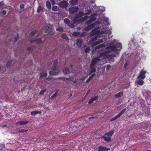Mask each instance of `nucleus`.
I'll return each instance as SVG.
<instances>
[{"label": "nucleus", "mask_w": 151, "mask_h": 151, "mask_svg": "<svg viewBox=\"0 0 151 151\" xmlns=\"http://www.w3.org/2000/svg\"><path fill=\"white\" fill-rule=\"evenodd\" d=\"M111 52V51H105L101 52L99 56L101 57L104 56L106 58H109V60H111L112 62H113L114 61V55L112 54H109Z\"/></svg>", "instance_id": "1"}, {"label": "nucleus", "mask_w": 151, "mask_h": 151, "mask_svg": "<svg viewBox=\"0 0 151 151\" xmlns=\"http://www.w3.org/2000/svg\"><path fill=\"white\" fill-rule=\"evenodd\" d=\"M58 61L57 60H55L52 65V70L49 72V74L51 75H57L59 73V70L57 68Z\"/></svg>", "instance_id": "2"}, {"label": "nucleus", "mask_w": 151, "mask_h": 151, "mask_svg": "<svg viewBox=\"0 0 151 151\" xmlns=\"http://www.w3.org/2000/svg\"><path fill=\"white\" fill-rule=\"evenodd\" d=\"M114 132V130L112 129L109 132H106L104 134V136H102L101 138L107 142H109L111 140V137L113 135Z\"/></svg>", "instance_id": "3"}, {"label": "nucleus", "mask_w": 151, "mask_h": 151, "mask_svg": "<svg viewBox=\"0 0 151 151\" xmlns=\"http://www.w3.org/2000/svg\"><path fill=\"white\" fill-rule=\"evenodd\" d=\"M122 45L120 43L117 44L113 45H110L106 48V50L111 49L112 51H119L122 49Z\"/></svg>", "instance_id": "4"}, {"label": "nucleus", "mask_w": 151, "mask_h": 151, "mask_svg": "<svg viewBox=\"0 0 151 151\" xmlns=\"http://www.w3.org/2000/svg\"><path fill=\"white\" fill-rule=\"evenodd\" d=\"M146 73V72L144 70H141L137 77V78L138 79H143L145 77V75Z\"/></svg>", "instance_id": "5"}, {"label": "nucleus", "mask_w": 151, "mask_h": 151, "mask_svg": "<svg viewBox=\"0 0 151 151\" xmlns=\"http://www.w3.org/2000/svg\"><path fill=\"white\" fill-rule=\"evenodd\" d=\"M100 60V58L98 57L93 58L91 61V64H90L91 67H95V65L96 64L98 61H99Z\"/></svg>", "instance_id": "6"}, {"label": "nucleus", "mask_w": 151, "mask_h": 151, "mask_svg": "<svg viewBox=\"0 0 151 151\" xmlns=\"http://www.w3.org/2000/svg\"><path fill=\"white\" fill-rule=\"evenodd\" d=\"M79 9L78 7L73 6L72 7L69 8V11L70 14H73L78 12Z\"/></svg>", "instance_id": "7"}, {"label": "nucleus", "mask_w": 151, "mask_h": 151, "mask_svg": "<svg viewBox=\"0 0 151 151\" xmlns=\"http://www.w3.org/2000/svg\"><path fill=\"white\" fill-rule=\"evenodd\" d=\"M127 109L125 108L123 109L121 112H120L118 114L115 116L114 117L112 118L111 121H113L117 119L124 112L126 111Z\"/></svg>", "instance_id": "8"}, {"label": "nucleus", "mask_w": 151, "mask_h": 151, "mask_svg": "<svg viewBox=\"0 0 151 151\" xmlns=\"http://www.w3.org/2000/svg\"><path fill=\"white\" fill-rule=\"evenodd\" d=\"M68 5V2L65 1H63L60 2L58 5L59 7L62 8L66 7Z\"/></svg>", "instance_id": "9"}, {"label": "nucleus", "mask_w": 151, "mask_h": 151, "mask_svg": "<svg viewBox=\"0 0 151 151\" xmlns=\"http://www.w3.org/2000/svg\"><path fill=\"white\" fill-rule=\"evenodd\" d=\"M110 150V149L104 146H99L97 151H107Z\"/></svg>", "instance_id": "10"}, {"label": "nucleus", "mask_w": 151, "mask_h": 151, "mask_svg": "<svg viewBox=\"0 0 151 151\" xmlns=\"http://www.w3.org/2000/svg\"><path fill=\"white\" fill-rule=\"evenodd\" d=\"M83 21V18H81L80 19H79V18L76 16H75V17H74V18L73 19V21L74 23L78 22H82Z\"/></svg>", "instance_id": "11"}, {"label": "nucleus", "mask_w": 151, "mask_h": 151, "mask_svg": "<svg viewBox=\"0 0 151 151\" xmlns=\"http://www.w3.org/2000/svg\"><path fill=\"white\" fill-rule=\"evenodd\" d=\"M100 32L99 30H93L91 32V36H93L96 35H99L100 34Z\"/></svg>", "instance_id": "12"}, {"label": "nucleus", "mask_w": 151, "mask_h": 151, "mask_svg": "<svg viewBox=\"0 0 151 151\" xmlns=\"http://www.w3.org/2000/svg\"><path fill=\"white\" fill-rule=\"evenodd\" d=\"M98 98V96H93V97L91 98L90 100L88 102V104H91V103H93V102L96 100Z\"/></svg>", "instance_id": "13"}, {"label": "nucleus", "mask_w": 151, "mask_h": 151, "mask_svg": "<svg viewBox=\"0 0 151 151\" xmlns=\"http://www.w3.org/2000/svg\"><path fill=\"white\" fill-rule=\"evenodd\" d=\"M103 42V40L102 39H101L99 40H97L92 45V47L95 46L98 44L101 43Z\"/></svg>", "instance_id": "14"}, {"label": "nucleus", "mask_w": 151, "mask_h": 151, "mask_svg": "<svg viewBox=\"0 0 151 151\" xmlns=\"http://www.w3.org/2000/svg\"><path fill=\"white\" fill-rule=\"evenodd\" d=\"M83 43V40L81 39H78L77 40L76 45L79 47H81Z\"/></svg>", "instance_id": "15"}, {"label": "nucleus", "mask_w": 151, "mask_h": 151, "mask_svg": "<svg viewBox=\"0 0 151 151\" xmlns=\"http://www.w3.org/2000/svg\"><path fill=\"white\" fill-rule=\"evenodd\" d=\"M64 22L66 24L69 26L73 28V25H70V21L68 18H65L64 19Z\"/></svg>", "instance_id": "16"}, {"label": "nucleus", "mask_w": 151, "mask_h": 151, "mask_svg": "<svg viewBox=\"0 0 151 151\" xmlns=\"http://www.w3.org/2000/svg\"><path fill=\"white\" fill-rule=\"evenodd\" d=\"M42 42V40L41 38H37L34 40H32L30 41V42L31 43L34 42H36L38 44H40Z\"/></svg>", "instance_id": "17"}, {"label": "nucleus", "mask_w": 151, "mask_h": 151, "mask_svg": "<svg viewBox=\"0 0 151 151\" xmlns=\"http://www.w3.org/2000/svg\"><path fill=\"white\" fill-rule=\"evenodd\" d=\"M28 123V121H26L25 122H24L23 121H20L19 122H17L16 124L17 125H22L25 124H27Z\"/></svg>", "instance_id": "18"}, {"label": "nucleus", "mask_w": 151, "mask_h": 151, "mask_svg": "<svg viewBox=\"0 0 151 151\" xmlns=\"http://www.w3.org/2000/svg\"><path fill=\"white\" fill-rule=\"evenodd\" d=\"M83 15H84V13L82 11H79L75 14L76 16L79 18H81Z\"/></svg>", "instance_id": "19"}, {"label": "nucleus", "mask_w": 151, "mask_h": 151, "mask_svg": "<svg viewBox=\"0 0 151 151\" xmlns=\"http://www.w3.org/2000/svg\"><path fill=\"white\" fill-rule=\"evenodd\" d=\"M96 16V14L94 13L92 14L90 16V19L93 21H95L96 19V18L95 17Z\"/></svg>", "instance_id": "20"}, {"label": "nucleus", "mask_w": 151, "mask_h": 151, "mask_svg": "<svg viewBox=\"0 0 151 151\" xmlns=\"http://www.w3.org/2000/svg\"><path fill=\"white\" fill-rule=\"evenodd\" d=\"M42 113L41 111H34L31 112L30 114L32 116H35L37 114H40Z\"/></svg>", "instance_id": "21"}, {"label": "nucleus", "mask_w": 151, "mask_h": 151, "mask_svg": "<svg viewBox=\"0 0 151 151\" xmlns=\"http://www.w3.org/2000/svg\"><path fill=\"white\" fill-rule=\"evenodd\" d=\"M98 38V37L96 36H95L94 37L92 38L90 40L89 42L93 44L94 43V42L96 41Z\"/></svg>", "instance_id": "22"}, {"label": "nucleus", "mask_w": 151, "mask_h": 151, "mask_svg": "<svg viewBox=\"0 0 151 151\" xmlns=\"http://www.w3.org/2000/svg\"><path fill=\"white\" fill-rule=\"evenodd\" d=\"M63 72L65 75L68 74L69 73V68L68 67L64 68Z\"/></svg>", "instance_id": "23"}, {"label": "nucleus", "mask_w": 151, "mask_h": 151, "mask_svg": "<svg viewBox=\"0 0 151 151\" xmlns=\"http://www.w3.org/2000/svg\"><path fill=\"white\" fill-rule=\"evenodd\" d=\"M123 93L122 91H120L118 93L116 94L114 96L116 98H120L122 96Z\"/></svg>", "instance_id": "24"}, {"label": "nucleus", "mask_w": 151, "mask_h": 151, "mask_svg": "<svg viewBox=\"0 0 151 151\" xmlns=\"http://www.w3.org/2000/svg\"><path fill=\"white\" fill-rule=\"evenodd\" d=\"M46 4L47 8L50 9L51 8V4L49 1L47 0L46 1Z\"/></svg>", "instance_id": "25"}, {"label": "nucleus", "mask_w": 151, "mask_h": 151, "mask_svg": "<svg viewBox=\"0 0 151 151\" xmlns=\"http://www.w3.org/2000/svg\"><path fill=\"white\" fill-rule=\"evenodd\" d=\"M105 47V45L104 44H102L100 45H98V46H96L95 47V50H97L99 48H102Z\"/></svg>", "instance_id": "26"}, {"label": "nucleus", "mask_w": 151, "mask_h": 151, "mask_svg": "<svg viewBox=\"0 0 151 151\" xmlns=\"http://www.w3.org/2000/svg\"><path fill=\"white\" fill-rule=\"evenodd\" d=\"M59 91V90H57L55 91V93L53 95H52V96H51V97H50L51 99H53V98H54V97H55L56 96H57V95Z\"/></svg>", "instance_id": "27"}, {"label": "nucleus", "mask_w": 151, "mask_h": 151, "mask_svg": "<svg viewBox=\"0 0 151 151\" xmlns=\"http://www.w3.org/2000/svg\"><path fill=\"white\" fill-rule=\"evenodd\" d=\"M43 11L42 7L40 5H39L37 9V12L39 13L41 11Z\"/></svg>", "instance_id": "28"}, {"label": "nucleus", "mask_w": 151, "mask_h": 151, "mask_svg": "<svg viewBox=\"0 0 151 151\" xmlns=\"http://www.w3.org/2000/svg\"><path fill=\"white\" fill-rule=\"evenodd\" d=\"M52 10L55 11H59L60 10L59 8L56 6H53L52 7Z\"/></svg>", "instance_id": "29"}, {"label": "nucleus", "mask_w": 151, "mask_h": 151, "mask_svg": "<svg viewBox=\"0 0 151 151\" xmlns=\"http://www.w3.org/2000/svg\"><path fill=\"white\" fill-rule=\"evenodd\" d=\"M61 37L63 39H65L66 40L68 39V38L65 34H62L61 36Z\"/></svg>", "instance_id": "30"}, {"label": "nucleus", "mask_w": 151, "mask_h": 151, "mask_svg": "<svg viewBox=\"0 0 151 151\" xmlns=\"http://www.w3.org/2000/svg\"><path fill=\"white\" fill-rule=\"evenodd\" d=\"M78 0H71L70 1V3L73 5L76 4L78 2Z\"/></svg>", "instance_id": "31"}, {"label": "nucleus", "mask_w": 151, "mask_h": 151, "mask_svg": "<svg viewBox=\"0 0 151 151\" xmlns=\"http://www.w3.org/2000/svg\"><path fill=\"white\" fill-rule=\"evenodd\" d=\"M45 33H49L50 32V28L48 26H46L45 28Z\"/></svg>", "instance_id": "32"}, {"label": "nucleus", "mask_w": 151, "mask_h": 151, "mask_svg": "<svg viewBox=\"0 0 151 151\" xmlns=\"http://www.w3.org/2000/svg\"><path fill=\"white\" fill-rule=\"evenodd\" d=\"M137 84L140 85H142L144 84V82L142 80H139L137 81Z\"/></svg>", "instance_id": "33"}, {"label": "nucleus", "mask_w": 151, "mask_h": 151, "mask_svg": "<svg viewBox=\"0 0 151 151\" xmlns=\"http://www.w3.org/2000/svg\"><path fill=\"white\" fill-rule=\"evenodd\" d=\"M37 31L36 30H33L32 31L30 34V35L31 36L33 37L37 33Z\"/></svg>", "instance_id": "34"}, {"label": "nucleus", "mask_w": 151, "mask_h": 151, "mask_svg": "<svg viewBox=\"0 0 151 151\" xmlns=\"http://www.w3.org/2000/svg\"><path fill=\"white\" fill-rule=\"evenodd\" d=\"M47 76V73H40V78H41L44 77H46Z\"/></svg>", "instance_id": "35"}, {"label": "nucleus", "mask_w": 151, "mask_h": 151, "mask_svg": "<svg viewBox=\"0 0 151 151\" xmlns=\"http://www.w3.org/2000/svg\"><path fill=\"white\" fill-rule=\"evenodd\" d=\"M91 11L90 9H87L86 12L84 13V15H88L90 14L91 13Z\"/></svg>", "instance_id": "36"}, {"label": "nucleus", "mask_w": 151, "mask_h": 151, "mask_svg": "<svg viewBox=\"0 0 151 151\" xmlns=\"http://www.w3.org/2000/svg\"><path fill=\"white\" fill-rule=\"evenodd\" d=\"M91 68V71L90 73L89 74L90 75L91 74L93 73H95L96 71V69L95 68V67H92Z\"/></svg>", "instance_id": "37"}, {"label": "nucleus", "mask_w": 151, "mask_h": 151, "mask_svg": "<svg viewBox=\"0 0 151 151\" xmlns=\"http://www.w3.org/2000/svg\"><path fill=\"white\" fill-rule=\"evenodd\" d=\"M56 30L59 31L60 32H63V29L62 27H59L57 28Z\"/></svg>", "instance_id": "38"}, {"label": "nucleus", "mask_w": 151, "mask_h": 151, "mask_svg": "<svg viewBox=\"0 0 151 151\" xmlns=\"http://www.w3.org/2000/svg\"><path fill=\"white\" fill-rule=\"evenodd\" d=\"M80 32H74L73 34V36H76L80 35Z\"/></svg>", "instance_id": "39"}, {"label": "nucleus", "mask_w": 151, "mask_h": 151, "mask_svg": "<svg viewBox=\"0 0 151 151\" xmlns=\"http://www.w3.org/2000/svg\"><path fill=\"white\" fill-rule=\"evenodd\" d=\"M46 91V89H44L41 90L39 93V95H42L44 94V93Z\"/></svg>", "instance_id": "40"}, {"label": "nucleus", "mask_w": 151, "mask_h": 151, "mask_svg": "<svg viewBox=\"0 0 151 151\" xmlns=\"http://www.w3.org/2000/svg\"><path fill=\"white\" fill-rule=\"evenodd\" d=\"M12 63V61L11 60L8 61L6 65V67L8 68L11 64Z\"/></svg>", "instance_id": "41"}, {"label": "nucleus", "mask_w": 151, "mask_h": 151, "mask_svg": "<svg viewBox=\"0 0 151 151\" xmlns=\"http://www.w3.org/2000/svg\"><path fill=\"white\" fill-rule=\"evenodd\" d=\"M90 50V48L89 47H87L85 48L84 52L85 53H87Z\"/></svg>", "instance_id": "42"}, {"label": "nucleus", "mask_w": 151, "mask_h": 151, "mask_svg": "<svg viewBox=\"0 0 151 151\" xmlns=\"http://www.w3.org/2000/svg\"><path fill=\"white\" fill-rule=\"evenodd\" d=\"M28 131L27 129H20L19 130V132H26Z\"/></svg>", "instance_id": "43"}, {"label": "nucleus", "mask_w": 151, "mask_h": 151, "mask_svg": "<svg viewBox=\"0 0 151 151\" xmlns=\"http://www.w3.org/2000/svg\"><path fill=\"white\" fill-rule=\"evenodd\" d=\"M96 24H92L89 25V27H90L91 29L93 28L95 26Z\"/></svg>", "instance_id": "44"}, {"label": "nucleus", "mask_w": 151, "mask_h": 151, "mask_svg": "<svg viewBox=\"0 0 151 151\" xmlns=\"http://www.w3.org/2000/svg\"><path fill=\"white\" fill-rule=\"evenodd\" d=\"M4 5V3L3 2V1H2L1 2H0V8H1Z\"/></svg>", "instance_id": "45"}, {"label": "nucleus", "mask_w": 151, "mask_h": 151, "mask_svg": "<svg viewBox=\"0 0 151 151\" xmlns=\"http://www.w3.org/2000/svg\"><path fill=\"white\" fill-rule=\"evenodd\" d=\"M91 29L90 27H89V25L85 28V30L86 31H89Z\"/></svg>", "instance_id": "46"}, {"label": "nucleus", "mask_w": 151, "mask_h": 151, "mask_svg": "<svg viewBox=\"0 0 151 151\" xmlns=\"http://www.w3.org/2000/svg\"><path fill=\"white\" fill-rule=\"evenodd\" d=\"M24 5L23 4H21L20 5V7L21 9H22L24 8Z\"/></svg>", "instance_id": "47"}, {"label": "nucleus", "mask_w": 151, "mask_h": 151, "mask_svg": "<svg viewBox=\"0 0 151 151\" xmlns=\"http://www.w3.org/2000/svg\"><path fill=\"white\" fill-rule=\"evenodd\" d=\"M128 66V64L127 62H126L125 64H124V68L126 69L127 68V67Z\"/></svg>", "instance_id": "48"}, {"label": "nucleus", "mask_w": 151, "mask_h": 151, "mask_svg": "<svg viewBox=\"0 0 151 151\" xmlns=\"http://www.w3.org/2000/svg\"><path fill=\"white\" fill-rule=\"evenodd\" d=\"M58 79H62L63 80V81H66L65 80V78L63 77H59Z\"/></svg>", "instance_id": "49"}, {"label": "nucleus", "mask_w": 151, "mask_h": 151, "mask_svg": "<svg viewBox=\"0 0 151 151\" xmlns=\"http://www.w3.org/2000/svg\"><path fill=\"white\" fill-rule=\"evenodd\" d=\"M18 38H19V37L18 36H17L15 37L14 38V42H16L18 40Z\"/></svg>", "instance_id": "50"}, {"label": "nucleus", "mask_w": 151, "mask_h": 151, "mask_svg": "<svg viewBox=\"0 0 151 151\" xmlns=\"http://www.w3.org/2000/svg\"><path fill=\"white\" fill-rule=\"evenodd\" d=\"M111 68V66L110 65H108L106 67V70H109V69Z\"/></svg>", "instance_id": "51"}, {"label": "nucleus", "mask_w": 151, "mask_h": 151, "mask_svg": "<svg viewBox=\"0 0 151 151\" xmlns=\"http://www.w3.org/2000/svg\"><path fill=\"white\" fill-rule=\"evenodd\" d=\"M6 14V11L5 10H3L2 11V14L5 15Z\"/></svg>", "instance_id": "52"}, {"label": "nucleus", "mask_w": 151, "mask_h": 151, "mask_svg": "<svg viewBox=\"0 0 151 151\" xmlns=\"http://www.w3.org/2000/svg\"><path fill=\"white\" fill-rule=\"evenodd\" d=\"M93 22V21H91V19L88 20L87 22V23L88 24H90L92 23V22Z\"/></svg>", "instance_id": "53"}, {"label": "nucleus", "mask_w": 151, "mask_h": 151, "mask_svg": "<svg viewBox=\"0 0 151 151\" xmlns=\"http://www.w3.org/2000/svg\"><path fill=\"white\" fill-rule=\"evenodd\" d=\"M65 80H68V81H72V80L71 79V78H65Z\"/></svg>", "instance_id": "54"}, {"label": "nucleus", "mask_w": 151, "mask_h": 151, "mask_svg": "<svg viewBox=\"0 0 151 151\" xmlns=\"http://www.w3.org/2000/svg\"><path fill=\"white\" fill-rule=\"evenodd\" d=\"M96 118H97L96 116H91V117H89V119H95Z\"/></svg>", "instance_id": "55"}, {"label": "nucleus", "mask_w": 151, "mask_h": 151, "mask_svg": "<svg viewBox=\"0 0 151 151\" xmlns=\"http://www.w3.org/2000/svg\"><path fill=\"white\" fill-rule=\"evenodd\" d=\"M107 33L109 35H111V31L110 30H109L107 31Z\"/></svg>", "instance_id": "56"}, {"label": "nucleus", "mask_w": 151, "mask_h": 151, "mask_svg": "<svg viewBox=\"0 0 151 151\" xmlns=\"http://www.w3.org/2000/svg\"><path fill=\"white\" fill-rule=\"evenodd\" d=\"M52 78V77L51 76H49L46 78V80H50Z\"/></svg>", "instance_id": "57"}, {"label": "nucleus", "mask_w": 151, "mask_h": 151, "mask_svg": "<svg viewBox=\"0 0 151 151\" xmlns=\"http://www.w3.org/2000/svg\"><path fill=\"white\" fill-rule=\"evenodd\" d=\"M96 75V74L95 73H94V74H93L91 75V76L90 77L91 78H93V77L94 76H95Z\"/></svg>", "instance_id": "58"}, {"label": "nucleus", "mask_w": 151, "mask_h": 151, "mask_svg": "<svg viewBox=\"0 0 151 151\" xmlns=\"http://www.w3.org/2000/svg\"><path fill=\"white\" fill-rule=\"evenodd\" d=\"M31 49V47H27V50H28V51H29V50H30Z\"/></svg>", "instance_id": "59"}, {"label": "nucleus", "mask_w": 151, "mask_h": 151, "mask_svg": "<svg viewBox=\"0 0 151 151\" xmlns=\"http://www.w3.org/2000/svg\"><path fill=\"white\" fill-rule=\"evenodd\" d=\"M90 91V90H88V91L87 92L86 94V96H87L88 95V94L89 93Z\"/></svg>", "instance_id": "60"}, {"label": "nucleus", "mask_w": 151, "mask_h": 151, "mask_svg": "<svg viewBox=\"0 0 151 151\" xmlns=\"http://www.w3.org/2000/svg\"><path fill=\"white\" fill-rule=\"evenodd\" d=\"M90 80H89V79L88 78L86 81V83H88Z\"/></svg>", "instance_id": "61"}, {"label": "nucleus", "mask_w": 151, "mask_h": 151, "mask_svg": "<svg viewBox=\"0 0 151 151\" xmlns=\"http://www.w3.org/2000/svg\"><path fill=\"white\" fill-rule=\"evenodd\" d=\"M73 83H77V81L76 80H75L73 81Z\"/></svg>", "instance_id": "62"}, {"label": "nucleus", "mask_w": 151, "mask_h": 151, "mask_svg": "<svg viewBox=\"0 0 151 151\" xmlns=\"http://www.w3.org/2000/svg\"><path fill=\"white\" fill-rule=\"evenodd\" d=\"M88 79H89V80H90V81H91V80H92V78H91L90 77Z\"/></svg>", "instance_id": "63"}, {"label": "nucleus", "mask_w": 151, "mask_h": 151, "mask_svg": "<svg viewBox=\"0 0 151 151\" xmlns=\"http://www.w3.org/2000/svg\"><path fill=\"white\" fill-rule=\"evenodd\" d=\"M73 67V65L72 64H71L70 65V67L72 68Z\"/></svg>", "instance_id": "64"}]
</instances>
